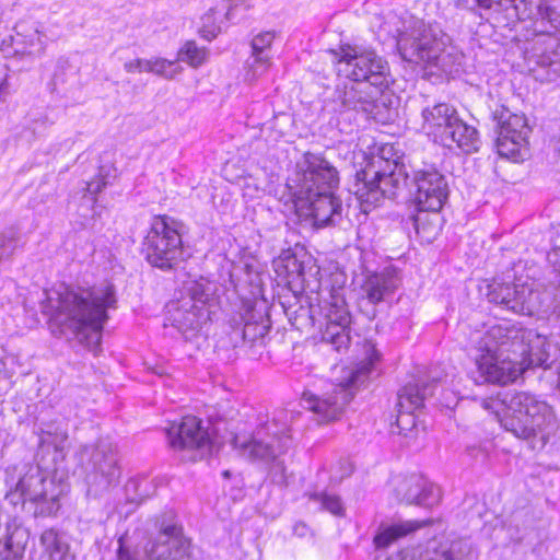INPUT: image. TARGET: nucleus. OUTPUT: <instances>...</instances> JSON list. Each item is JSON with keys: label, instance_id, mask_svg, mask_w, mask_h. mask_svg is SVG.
<instances>
[{"label": "nucleus", "instance_id": "nucleus-1", "mask_svg": "<svg viewBox=\"0 0 560 560\" xmlns=\"http://www.w3.org/2000/svg\"><path fill=\"white\" fill-rule=\"evenodd\" d=\"M42 311L49 317L55 336L75 339L93 351L100 348L107 310L115 307L110 284L94 288H70L65 284L45 291Z\"/></svg>", "mask_w": 560, "mask_h": 560}, {"label": "nucleus", "instance_id": "nucleus-2", "mask_svg": "<svg viewBox=\"0 0 560 560\" xmlns=\"http://www.w3.org/2000/svg\"><path fill=\"white\" fill-rule=\"evenodd\" d=\"M338 185L337 168L323 155L311 152L298 160L287 184L296 211L312 217L318 226L334 224L341 219L342 203L334 192Z\"/></svg>", "mask_w": 560, "mask_h": 560}, {"label": "nucleus", "instance_id": "nucleus-3", "mask_svg": "<svg viewBox=\"0 0 560 560\" xmlns=\"http://www.w3.org/2000/svg\"><path fill=\"white\" fill-rule=\"evenodd\" d=\"M533 328L516 323L491 326L479 342L482 353L476 358L479 376L485 382L508 384L526 371V351Z\"/></svg>", "mask_w": 560, "mask_h": 560}, {"label": "nucleus", "instance_id": "nucleus-4", "mask_svg": "<svg viewBox=\"0 0 560 560\" xmlns=\"http://www.w3.org/2000/svg\"><path fill=\"white\" fill-rule=\"evenodd\" d=\"M58 464L44 460L39 463H19L5 470L7 483L14 487L7 494L13 504L15 497L22 501V508L34 517L56 515L60 510V499L68 491L62 477H58Z\"/></svg>", "mask_w": 560, "mask_h": 560}, {"label": "nucleus", "instance_id": "nucleus-5", "mask_svg": "<svg viewBox=\"0 0 560 560\" xmlns=\"http://www.w3.org/2000/svg\"><path fill=\"white\" fill-rule=\"evenodd\" d=\"M508 411L500 418L501 427L522 440L537 439L546 443L559 428L556 412L547 401L526 393H509Z\"/></svg>", "mask_w": 560, "mask_h": 560}, {"label": "nucleus", "instance_id": "nucleus-6", "mask_svg": "<svg viewBox=\"0 0 560 560\" xmlns=\"http://www.w3.org/2000/svg\"><path fill=\"white\" fill-rule=\"evenodd\" d=\"M408 178L405 165L376 156L355 173L349 190L360 202L361 210L369 213L384 199H394L408 186Z\"/></svg>", "mask_w": 560, "mask_h": 560}, {"label": "nucleus", "instance_id": "nucleus-7", "mask_svg": "<svg viewBox=\"0 0 560 560\" xmlns=\"http://www.w3.org/2000/svg\"><path fill=\"white\" fill-rule=\"evenodd\" d=\"M366 354L369 362L360 368L350 369L340 383L331 385V390L325 394H318L311 389L302 393V406L317 416L318 422H330L339 419L350 400L354 396L355 389L363 385L369 378L373 364L380 360V353L374 345H366Z\"/></svg>", "mask_w": 560, "mask_h": 560}, {"label": "nucleus", "instance_id": "nucleus-8", "mask_svg": "<svg viewBox=\"0 0 560 560\" xmlns=\"http://www.w3.org/2000/svg\"><path fill=\"white\" fill-rule=\"evenodd\" d=\"M182 224L168 215H158L152 220L141 252L153 267L170 271L184 260Z\"/></svg>", "mask_w": 560, "mask_h": 560}, {"label": "nucleus", "instance_id": "nucleus-9", "mask_svg": "<svg viewBox=\"0 0 560 560\" xmlns=\"http://www.w3.org/2000/svg\"><path fill=\"white\" fill-rule=\"evenodd\" d=\"M276 424H265L258 428L252 435H235L232 440L233 448L237 455L252 463L272 464L275 480L283 482L285 468L280 455L289 447V438L279 435L271 430Z\"/></svg>", "mask_w": 560, "mask_h": 560}, {"label": "nucleus", "instance_id": "nucleus-10", "mask_svg": "<svg viewBox=\"0 0 560 560\" xmlns=\"http://www.w3.org/2000/svg\"><path fill=\"white\" fill-rule=\"evenodd\" d=\"M78 458L84 469L89 498L98 499L117 486L120 468L116 453L108 443L84 445L80 448Z\"/></svg>", "mask_w": 560, "mask_h": 560}, {"label": "nucleus", "instance_id": "nucleus-11", "mask_svg": "<svg viewBox=\"0 0 560 560\" xmlns=\"http://www.w3.org/2000/svg\"><path fill=\"white\" fill-rule=\"evenodd\" d=\"M444 42L422 21H417L409 30L399 33L397 49L405 61L411 63L433 65L443 70L450 54L444 51Z\"/></svg>", "mask_w": 560, "mask_h": 560}, {"label": "nucleus", "instance_id": "nucleus-12", "mask_svg": "<svg viewBox=\"0 0 560 560\" xmlns=\"http://www.w3.org/2000/svg\"><path fill=\"white\" fill-rule=\"evenodd\" d=\"M338 72L354 82H366L371 88L383 89L389 84L388 62L374 50L348 46L341 49Z\"/></svg>", "mask_w": 560, "mask_h": 560}, {"label": "nucleus", "instance_id": "nucleus-13", "mask_svg": "<svg viewBox=\"0 0 560 560\" xmlns=\"http://www.w3.org/2000/svg\"><path fill=\"white\" fill-rule=\"evenodd\" d=\"M156 530L144 546L148 560H187L191 553L190 539L184 535L173 512L159 515L153 521Z\"/></svg>", "mask_w": 560, "mask_h": 560}, {"label": "nucleus", "instance_id": "nucleus-14", "mask_svg": "<svg viewBox=\"0 0 560 560\" xmlns=\"http://www.w3.org/2000/svg\"><path fill=\"white\" fill-rule=\"evenodd\" d=\"M166 438L174 451L184 453V459L197 462L212 454L209 432L195 416H186L179 423H172L166 429Z\"/></svg>", "mask_w": 560, "mask_h": 560}, {"label": "nucleus", "instance_id": "nucleus-15", "mask_svg": "<svg viewBox=\"0 0 560 560\" xmlns=\"http://www.w3.org/2000/svg\"><path fill=\"white\" fill-rule=\"evenodd\" d=\"M524 58L528 70L540 81L560 75V40L550 31H541L527 42Z\"/></svg>", "mask_w": 560, "mask_h": 560}, {"label": "nucleus", "instance_id": "nucleus-16", "mask_svg": "<svg viewBox=\"0 0 560 560\" xmlns=\"http://www.w3.org/2000/svg\"><path fill=\"white\" fill-rule=\"evenodd\" d=\"M487 296L490 303L515 314L533 316L544 311L541 293L525 283L493 282Z\"/></svg>", "mask_w": 560, "mask_h": 560}, {"label": "nucleus", "instance_id": "nucleus-17", "mask_svg": "<svg viewBox=\"0 0 560 560\" xmlns=\"http://www.w3.org/2000/svg\"><path fill=\"white\" fill-rule=\"evenodd\" d=\"M498 153L514 162L523 161L528 154V136L530 129L524 115L512 114L503 109L498 117Z\"/></svg>", "mask_w": 560, "mask_h": 560}, {"label": "nucleus", "instance_id": "nucleus-18", "mask_svg": "<svg viewBox=\"0 0 560 560\" xmlns=\"http://www.w3.org/2000/svg\"><path fill=\"white\" fill-rule=\"evenodd\" d=\"M334 101L343 110L362 112L375 120L385 118L386 102L378 88H371L366 82L350 81L337 85Z\"/></svg>", "mask_w": 560, "mask_h": 560}, {"label": "nucleus", "instance_id": "nucleus-19", "mask_svg": "<svg viewBox=\"0 0 560 560\" xmlns=\"http://www.w3.org/2000/svg\"><path fill=\"white\" fill-rule=\"evenodd\" d=\"M438 386V378L430 381L419 380L406 384L397 395L398 415L396 419L397 433L412 438L417 432L415 411L423 406V401L433 395Z\"/></svg>", "mask_w": 560, "mask_h": 560}, {"label": "nucleus", "instance_id": "nucleus-20", "mask_svg": "<svg viewBox=\"0 0 560 560\" xmlns=\"http://www.w3.org/2000/svg\"><path fill=\"white\" fill-rule=\"evenodd\" d=\"M412 186L411 194L419 212L438 213L448 197L445 177L433 167L416 171Z\"/></svg>", "mask_w": 560, "mask_h": 560}, {"label": "nucleus", "instance_id": "nucleus-21", "mask_svg": "<svg viewBox=\"0 0 560 560\" xmlns=\"http://www.w3.org/2000/svg\"><path fill=\"white\" fill-rule=\"evenodd\" d=\"M36 434L38 436L37 456L40 462L49 460L52 464H62L66 458V444L69 436L68 424L65 420L40 421Z\"/></svg>", "mask_w": 560, "mask_h": 560}, {"label": "nucleus", "instance_id": "nucleus-22", "mask_svg": "<svg viewBox=\"0 0 560 560\" xmlns=\"http://www.w3.org/2000/svg\"><path fill=\"white\" fill-rule=\"evenodd\" d=\"M394 491L400 502L425 508L433 506L441 499L439 487L421 475L397 478Z\"/></svg>", "mask_w": 560, "mask_h": 560}, {"label": "nucleus", "instance_id": "nucleus-23", "mask_svg": "<svg viewBox=\"0 0 560 560\" xmlns=\"http://www.w3.org/2000/svg\"><path fill=\"white\" fill-rule=\"evenodd\" d=\"M528 351H526V370L532 368L555 369L560 363V334L545 335L533 329Z\"/></svg>", "mask_w": 560, "mask_h": 560}, {"label": "nucleus", "instance_id": "nucleus-24", "mask_svg": "<svg viewBox=\"0 0 560 560\" xmlns=\"http://www.w3.org/2000/svg\"><path fill=\"white\" fill-rule=\"evenodd\" d=\"M168 320L183 334L199 330L209 319V311L191 299H179L167 304Z\"/></svg>", "mask_w": 560, "mask_h": 560}, {"label": "nucleus", "instance_id": "nucleus-25", "mask_svg": "<svg viewBox=\"0 0 560 560\" xmlns=\"http://www.w3.org/2000/svg\"><path fill=\"white\" fill-rule=\"evenodd\" d=\"M30 540L27 528L16 524H0V560H22Z\"/></svg>", "mask_w": 560, "mask_h": 560}, {"label": "nucleus", "instance_id": "nucleus-26", "mask_svg": "<svg viewBox=\"0 0 560 560\" xmlns=\"http://www.w3.org/2000/svg\"><path fill=\"white\" fill-rule=\"evenodd\" d=\"M421 116L423 119L422 128L433 136L435 142L440 143L446 130L451 128L453 120L457 118L458 113L452 105L439 103L423 108Z\"/></svg>", "mask_w": 560, "mask_h": 560}, {"label": "nucleus", "instance_id": "nucleus-27", "mask_svg": "<svg viewBox=\"0 0 560 560\" xmlns=\"http://www.w3.org/2000/svg\"><path fill=\"white\" fill-rule=\"evenodd\" d=\"M400 280L394 271L375 272L366 276L362 291L371 304H377L392 295Z\"/></svg>", "mask_w": 560, "mask_h": 560}, {"label": "nucleus", "instance_id": "nucleus-28", "mask_svg": "<svg viewBox=\"0 0 560 560\" xmlns=\"http://www.w3.org/2000/svg\"><path fill=\"white\" fill-rule=\"evenodd\" d=\"M440 143L447 148L455 145L466 153H471L478 151L479 148L478 131L475 127L467 125L457 116V118L453 120L451 128L444 133Z\"/></svg>", "mask_w": 560, "mask_h": 560}, {"label": "nucleus", "instance_id": "nucleus-29", "mask_svg": "<svg viewBox=\"0 0 560 560\" xmlns=\"http://www.w3.org/2000/svg\"><path fill=\"white\" fill-rule=\"evenodd\" d=\"M458 7L486 13L505 12L509 18L521 19L526 11L525 0H456ZM482 16V13H480Z\"/></svg>", "mask_w": 560, "mask_h": 560}, {"label": "nucleus", "instance_id": "nucleus-30", "mask_svg": "<svg viewBox=\"0 0 560 560\" xmlns=\"http://www.w3.org/2000/svg\"><path fill=\"white\" fill-rule=\"evenodd\" d=\"M275 39V34L271 32H264L255 36L252 40V57L253 62L249 65L248 74L252 75V79H255L261 74H264L267 69L270 67L271 61L268 54V49L270 48L272 42Z\"/></svg>", "mask_w": 560, "mask_h": 560}, {"label": "nucleus", "instance_id": "nucleus-31", "mask_svg": "<svg viewBox=\"0 0 560 560\" xmlns=\"http://www.w3.org/2000/svg\"><path fill=\"white\" fill-rule=\"evenodd\" d=\"M469 552V544L466 540L456 539L428 548L423 553L419 555L418 560H464ZM404 560H407V556H405Z\"/></svg>", "mask_w": 560, "mask_h": 560}, {"label": "nucleus", "instance_id": "nucleus-32", "mask_svg": "<svg viewBox=\"0 0 560 560\" xmlns=\"http://www.w3.org/2000/svg\"><path fill=\"white\" fill-rule=\"evenodd\" d=\"M272 266L278 278L288 284L294 283L303 278L304 265L290 248L283 250L275 258Z\"/></svg>", "mask_w": 560, "mask_h": 560}, {"label": "nucleus", "instance_id": "nucleus-33", "mask_svg": "<svg viewBox=\"0 0 560 560\" xmlns=\"http://www.w3.org/2000/svg\"><path fill=\"white\" fill-rule=\"evenodd\" d=\"M320 313L326 323H334L339 325H350L351 314L348 310L345 298L338 292L332 290L329 300H325L318 305Z\"/></svg>", "mask_w": 560, "mask_h": 560}, {"label": "nucleus", "instance_id": "nucleus-34", "mask_svg": "<svg viewBox=\"0 0 560 560\" xmlns=\"http://www.w3.org/2000/svg\"><path fill=\"white\" fill-rule=\"evenodd\" d=\"M427 522L405 521L393 524L386 527L374 537V542L377 548H386L397 539L405 537L420 527L424 526Z\"/></svg>", "mask_w": 560, "mask_h": 560}, {"label": "nucleus", "instance_id": "nucleus-35", "mask_svg": "<svg viewBox=\"0 0 560 560\" xmlns=\"http://www.w3.org/2000/svg\"><path fill=\"white\" fill-rule=\"evenodd\" d=\"M323 342L332 345L334 349L340 351L350 343V325L326 323L322 330Z\"/></svg>", "mask_w": 560, "mask_h": 560}, {"label": "nucleus", "instance_id": "nucleus-36", "mask_svg": "<svg viewBox=\"0 0 560 560\" xmlns=\"http://www.w3.org/2000/svg\"><path fill=\"white\" fill-rule=\"evenodd\" d=\"M242 326L246 348L255 349L265 346L266 337L270 329V326L266 322H245L244 324L242 323Z\"/></svg>", "mask_w": 560, "mask_h": 560}, {"label": "nucleus", "instance_id": "nucleus-37", "mask_svg": "<svg viewBox=\"0 0 560 560\" xmlns=\"http://www.w3.org/2000/svg\"><path fill=\"white\" fill-rule=\"evenodd\" d=\"M40 545L49 553L51 560H62L68 552V544L52 528L46 529L40 535Z\"/></svg>", "mask_w": 560, "mask_h": 560}, {"label": "nucleus", "instance_id": "nucleus-38", "mask_svg": "<svg viewBox=\"0 0 560 560\" xmlns=\"http://www.w3.org/2000/svg\"><path fill=\"white\" fill-rule=\"evenodd\" d=\"M428 212H419L413 217V226L417 234L427 242H431L439 234L438 213L429 218Z\"/></svg>", "mask_w": 560, "mask_h": 560}, {"label": "nucleus", "instance_id": "nucleus-39", "mask_svg": "<svg viewBox=\"0 0 560 560\" xmlns=\"http://www.w3.org/2000/svg\"><path fill=\"white\" fill-rule=\"evenodd\" d=\"M292 326L298 329L313 327L315 325V310L313 305L290 306L285 311Z\"/></svg>", "mask_w": 560, "mask_h": 560}, {"label": "nucleus", "instance_id": "nucleus-40", "mask_svg": "<svg viewBox=\"0 0 560 560\" xmlns=\"http://www.w3.org/2000/svg\"><path fill=\"white\" fill-rule=\"evenodd\" d=\"M310 501H313L319 504V509L322 511H327L335 516H343L345 508L340 497L336 494H330L325 491L322 492H312L306 494Z\"/></svg>", "mask_w": 560, "mask_h": 560}, {"label": "nucleus", "instance_id": "nucleus-41", "mask_svg": "<svg viewBox=\"0 0 560 560\" xmlns=\"http://www.w3.org/2000/svg\"><path fill=\"white\" fill-rule=\"evenodd\" d=\"M19 241L20 232L14 226L7 228L0 233V262L12 258Z\"/></svg>", "mask_w": 560, "mask_h": 560}, {"label": "nucleus", "instance_id": "nucleus-42", "mask_svg": "<svg viewBox=\"0 0 560 560\" xmlns=\"http://www.w3.org/2000/svg\"><path fill=\"white\" fill-rule=\"evenodd\" d=\"M538 15L540 23H548L555 33L560 34V7L548 1L540 2L538 5Z\"/></svg>", "mask_w": 560, "mask_h": 560}, {"label": "nucleus", "instance_id": "nucleus-43", "mask_svg": "<svg viewBox=\"0 0 560 560\" xmlns=\"http://www.w3.org/2000/svg\"><path fill=\"white\" fill-rule=\"evenodd\" d=\"M206 59V51L197 47L195 42H187L178 51V60L188 62L192 67L200 66Z\"/></svg>", "mask_w": 560, "mask_h": 560}, {"label": "nucleus", "instance_id": "nucleus-44", "mask_svg": "<svg viewBox=\"0 0 560 560\" xmlns=\"http://www.w3.org/2000/svg\"><path fill=\"white\" fill-rule=\"evenodd\" d=\"M117 542L116 560H148L144 550L141 552L137 548L128 545L124 537H120Z\"/></svg>", "mask_w": 560, "mask_h": 560}, {"label": "nucleus", "instance_id": "nucleus-45", "mask_svg": "<svg viewBox=\"0 0 560 560\" xmlns=\"http://www.w3.org/2000/svg\"><path fill=\"white\" fill-rule=\"evenodd\" d=\"M510 392L499 393L497 397L483 399L482 407L493 412L499 419L508 411V404L504 401Z\"/></svg>", "mask_w": 560, "mask_h": 560}, {"label": "nucleus", "instance_id": "nucleus-46", "mask_svg": "<svg viewBox=\"0 0 560 560\" xmlns=\"http://www.w3.org/2000/svg\"><path fill=\"white\" fill-rule=\"evenodd\" d=\"M174 66V61H170L164 58H155L150 60V66L148 68V72H153L159 75H163L167 79H171L175 75L176 71H168L170 68Z\"/></svg>", "mask_w": 560, "mask_h": 560}, {"label": "nucleus", "instance_id": "nucleus-47", "mask_svg": "<svg viewBox=\"0 0 560 560\" xmlns=\"http://www.w3.org/2000/svg\"><path fill=\"white\" fill-rule=\"evenodd\" d=\"M70 68V63L67 59H59L57 61L56 70L49 83L50 92L54 93L57 91L60 84H65L66 80V71Z\"/></svg>", "mask_w": 560, "mask_h": 560}, {"label": "nucleus", "instance_id": "nucleus-48", "mask_svg": "<svg viewBox=\"0 0 560 560\" xmlns=\"http://www.w3.org/2000/svg\"><path fill=\"white\" fill-rule=\"evenodd\" d=\"M242 322L230 325L226 331V338L232 348H246L245 336L242 334Z\"/></svg>", "mask_w": 560, "mask_h": 560}, {"label": "nucleus", "instance_id": "nucleus-49", "mask_svg": "<svg viewBox=\"0 0 560 560\" xmlns=\"http://www.w3.org/2000/svg\"><path fill=\"white\" fill-rule=\"evenodd\" d=\"M182 299H191L196 304L206 306L208 294L200 284H194L187 289V295Z\"/></svg>", "mask_w": 560, "mask_h": 560}, {"label": "nucleus", "instance_id": "nucleus-50", "mask_svg": "<svg viewBox=\"0 0 560 560\" xmlns=\"http://www.w3.org/2000/svg\"><path fill=\"white\" fill-rule=\"evenodd\" d=\"M149 66H150V60L138 58V59L125 62L124 68L128 73L142 72V71L148 72Z\"/></svg>", "mask_w": 560, "mask_h": 560}, {"label": "nucleus", "instance_id": "nucleus-51", "mask_svg": "<svg viewBox=\"0 0 560 560\" xmlns=\"http://www.w3.org/2000/svg\"><path fill=\"white\" fill-rule=\"evenodd\" d=\"M107 186V180L105 176L100 175L92 179L91 182L86 183V190L89 194L95 196L100 194L105 187Z\"/></svg>", "mask_w": 560, "mask_h": 560}, {"label": "nucleus", "instance_id": "nucleus-52", "mask_svg": "<svg viewBox=\"0 0 560 560\" xmlns=\"http://www.w3.org/2000/svg\"><path fill=\"white\" fill-rule=\"evenodd\" d=\"M547 259L553 269L560 273V246L552 248L548 253Z\"/></svg>", "mask_w": 560, "mask_h": 560}, {"label": "nucleus", "instance_id": "nucleus-53", "mask_svg": "<svg viewBox=\"0 0 560 560\" xmlns=\"http://www.w3.org/2000/svg\"><path fill=\"white\" fill-rule=\"evenodd\" d=\"M7 377H8V374L5 371V363L2 360H0V380L7 378Z\"/></svg>", "mask_w": 560, "mask_h": 560}, {"label": "nucleus", "instance_id": "nucleus-54", "mask_svg": "<svg viewBox=\"0 0 560 560\" xmlns=\"http://www.w3.org/2000/svg\"><path fill=\"white\" fill-rule=\"evenodd\" d=\"M201 33H202V36H203L205 38H207V39H211V38H213V37H215V36H217V33H215L214 31H209V32H208V31H205V30H203V31H201Z\"/></svg>", "mask_w": 560, "mask_h": 560}, {"label": "nucleus", "instance_id": "nucleus-55", "mask_svg": "<svg viewBox=\"0 0 560 560\" xmlns=\"http://www.w3.org/2000/svg\"><path fill=\"white\" fill-rule=\"evenodd\" d=\"M557 374H558L557 388H558V389H559V392H560V363L557 365Z\"/></svg>", "mask_w": 560, "mask_h": 560}, {"label": "nucleus", "instance_id": "nucleus-56", "mask_svg": "<svg viewBox=\"0 0 560 560\" xmlns=\"http://www.w3.org/2000/svg\"><path fill=\"white\" fill-rule=\"evenodd\" d=\"M520 516H521V513L515 514V515L513 516V521H514V522H516V521L520 518Z\"/></svg>", "mask_w": 560, "mask_h": 560}, {"label": "nucleus", "instance_id": "nucleus-57", "mask_svg": "<svg viewBox=\"0 0 560 560\" xmlns=\"http://www.w3.org/2000/svg\"><path fill=\"white\" fill-rule=\"evenodd\" d=\"M223 475H224V477H229L230 472L229 471H224Z\"/></svg>", "mask_w": 560, "mask_h": 560}, {"label": "nucleus", "instance_id": "nucleus-58", "mask_svg": "<svg viewBox=\"0 0 560 560\" xmlns=\"http://www.w3.org/2000/svg\"><path fill=\"white\" fill-rule=\"evenodd\" d=\"M374 316H375V311L373 310V312H372V314H371L370 318H373Z\"/></svg>", "mask_w": 560, "mask_h": 560}]
</instances>
